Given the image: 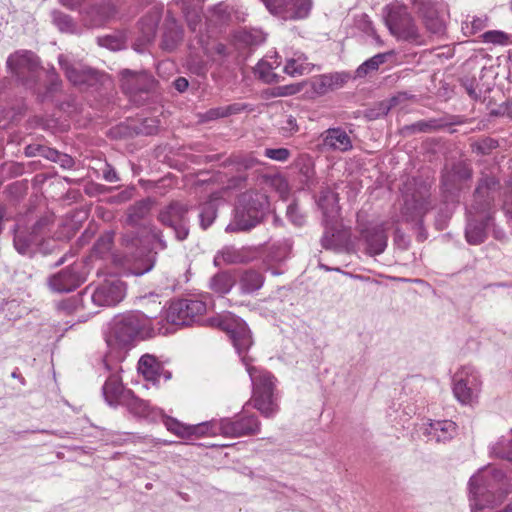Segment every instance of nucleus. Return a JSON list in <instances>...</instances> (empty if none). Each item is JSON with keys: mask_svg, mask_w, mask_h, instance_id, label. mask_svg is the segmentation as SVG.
<instances>
[{"mask_svg": "<svg viewBox=\"0 0 512 512\" xmlns=\"http://www.w3.org/2000/svg\"><path fill=\"white\" fill-rule=\"evenodd\" d=\"M332 226H333V223L326 225V231L321 239L322 246L325 249H331V248H334V246H335V242H334L335 233H334V228Z\"/></svg>", "mask_w": 512, "mask_h": 512, "instance_id": "bf43d9fd", "label": "nucleus"}, {"mask_svg": "<svg viewBox=\"0 0 512 512\" xmlns=\"http://www.w3.org/2000/svg\"><path fill=\"white\" fill-rule=\"evenodd\" d=\"M151 209V201L143 199L130 206L127 212V222L131 225H136L142 220Z\"/></svg>", "mask_w": 512, "mask_h": 512, "instance_id": "e433bc0d", "label": "nucleus"}, {"mask_svg": "<svg viewBox=\"0 0 512 512\" xmlns=\"http://www.w3.org/2000/svg\"><path fill=\"white\" fill-rule=\"evenodd\" d=\"M234 285L233 277L227 272H220L210 280V288L216 293L226 294Z\"/></svg>", "mask_w": 512, "mask_h": 512, "instance_id": "58836bf2", "label": "nucleus"}, {"mask_svg": "<svg viewBox=\"0 0 512 512\" xmlns=\"http://www.w3.org/2000/svg\"><path fill=\"white\" fill-rule=\"evenodd\" d=\"M59 64L68 80L74 85L91 86L99 81V73L96 70L80 62H73L65 55L59 56Z\"/></svg>", "mask_w": 512, "mask_h": 512, "instance_id": "f8f14e48", "label": "nucleus"}, {"mask_svg": "<svg viewBox=\"0 0 512 512\" xmlns=\"http://www.w3.org/2000/svg\"><path fill=\"white\" fill-rule=\"evenodd\" d=\"M246 368L252 382L253 391H274L275 378L270 372L249 364H246Z\"/></svg>", "mask_w": 512, "mask_h": 512, "instance_id": "bb28decb", "label": "nucleus"}, {"mask_svg": "<svg viewBox=\"0 0 512 512\" xmlns=\"http://www.w3.org/2000/svg\"><path fill=\"white\" fill-rule=\"evenodd\" d=\"M47 224L46 219L39 220L33 227V231L29 236H25L22 232L16 231L14 236V246L20 254H27L30 246L36 243V236L40 233L41 229Z\"/></svg>", "mask_w": 512, "mask_h": 512, "instance_id": "c85d7f7f", "label": "nucleus"}, {"mask_svg": "<svg viewBox=\"0 0 512 512\" xmlns=\"http://www.w3.org/2000/svg\"><path fill=\"white\" fill-rule=\"evenodd\" d=\"M503 210L506 217L512 221V187L505 194L504 202H503Z\"/></svg>", "mask_w": 512, "mask_h": 512, "instance_id": "69168bd1", "label": "nucleus"}, {"mask_svg": "<svg viewBox=\"0 0 512 512\" xmlns=\"http://www.w3.org/2000/svg\"><path fill=\"white\" fill-rule=\"evenodd\" d=\"M385 23L397 39L416 45L425 44V37L421 34L407 8L401 5L386 7Z\"/></svg>", "mask_w": 512, "mask_h": 512, "instance_id": "20e7f679", "label": "nucleus"}, {"mask_svg": "<svg viewBox=\"0 0 512 512\" xmlns=\"http://www.w3.org/2000/svg\"><path fill=\"white\" fill-rule=\"evenodd\" d=\"M429 190L426 186L413 193H404V204L402 207V218L404 221H415L423 217V215L431 208L429 201Z\"/></svg>", "mask_w": 512, "mask_h": 512, "instance_id": "9d476101", "label": "nucleus"}, {"mask_svg": "<svg viewBox=\"0 0 512 512\" xmlns=\"http://www.w3.org/2000/svg\"><path fill=\"white\" fill-rule=\"evenodd\" d=\"M219 420H213L210 422H204L197 425H189L188 432L189 438L196 436H217L221 435V431H218Z\"/></svg>", "mask_w": 512, "mask_h": 512, "instance_id": "4c0bfd02", "label": "nucleus"}, {"mask_svg": "<svg viewBox=\"0 0 512 512\" xmlns=\"http://www.w3.org/2000/svg\"><path fill=\"white\" fill-rule=\"evenodd\" d=\"M480 385L477 372L472 367H463L454 376V396L463 404H471L477 397Z\"/></svg>", "mask_w": 512, "mask_h": 512, "instance_id": "1a4fd4ad", "label": "nucleus"}, {"mask_svg": "<svg viewBox=\"0 0 512 512\" xmlns=\"http://www.w3.org/2000/svg\"><path fill=\"white\" fill-rule=\"evenodd\" d=\"M218 431L225 437H241L256 434L260 430V422L254 415L240 416L237 419L224 418L219 420Z\"/></svg>", "mask_w": 512, "mask_h": 512, "instance_id": "9b49d317", "label": "nucleus"}, {"mask_svg": "<svg viewBox=\"0 0 512 512\" xmlns=\"http://www.w3.org/2000/svg\"><path fill=\"white\" fill-rule=\"evenodd\" d=\"M318 206L323 212L325 225L332 224L339 216L338 195L331 189L321 191Z\"/></svg>", "mask_w": 512, "mask_h": 512, "instance_id": "b1692460", "label": "nucleus"}, {"mask_svg": "<svg viewBox=\"0 0 512 512\" xmlns=\"http://www.w3.org/2000/svg\"><path fill=\"white\" fill-rule=\"evenodd\" d=\"M149 235L152 240L158 243V248L164 250L167 248L166 241L163 239L162 232L155 226L150 227Z\"/></svg>", "mask_w": 512, "mask_h": 512, "instance_id": "680f3d73", "label": "nucleus"}, {"mask_svg": "<svg viewBox=\"0 0 512 512\" xmlns=\"http://www.w3.org/2000/svg\"><path fill=\"white\" fill-rule=\"evenodd\" d=\"M440 127L437 120H421L410 126H406L405 129L411 132H429Z\"/></svg>", "mask_w": 512, "mask_h": 512, "instance_id": "864d4df0", "label": "nucleus"}, {"mask_svg": "<svg viewBox=\"0 0 512 512\" xmlns=\"http://www.w3.org/2000/svg\"><path fill=\"white\" fill-rule=\"evenodd\" d=\"M131 391H125L120 377L112 373L103 386V395L109 405L123 404Z\"/></svg>", "mask_w": 512, "mask_h": 512, "instance_id": "5701e85b", "label": "nucleus"}, {"mask_svg": "<svg viewBox=\"0 0 512 512\" xmlns=\"http://www.w3.org/2000/svg\"><path fill=\"white\" fill-rule=\"evenodd\" d=\"M426 431L437 442H445L456 433V424L451 420L433 421Z\"/></svg>", "mask_w": 512, "mask_h": 512, "instance_id": "cd10ccee", "label": "nucleus"}, {"mask_svg": "<svg viewBox=\"0 0 512 512\" xmlns=\"http://www.w3.org/2000/svg\"><path fill=\"white\" fill-rule=\"evenodd\" d=\"M352 76L348 72L322 74L311 80V88L318 95H325L343 87Z\"/></svg>", "mask_w": 512, "mask_h": 512, "instance_id": "aec40b11", "label": "nucleus"}, {"mask_svg": "<svg viewBox=\"0 0 512 512\" xmlns=\"http://www.w3.org/2000/svg\"><path fill=\"white\" fill-rule=\"evenodd\" d=\"M115 5L108 1L93 6L86 14L85 22L89 27H100L114 17Z\"/></svg>", "mask_w": 512, "mask_h": 512, "instance_id": "393cba45", "label": "nucleus"}, {"mask_svg": "<svg viewBox=\"0 0 512 512\" xmlns=\"http://www.w3.org/2000/svg\"><path fill=\"white\" fill-rule=\"evenodd\" d=\"M140 239L135 231H129L122 235L121 243L126 248L125 257L133 256V250L138 249Z\"/></svg>", "mask_w": 512, "mask_h": 512, "instance_id": "a18cd8bd", "label": "nucleus"}, {"mask_svg": "<svg viewBox=\"0 0 512 512\" xmlns=\"http://www.w3.org/2000/svg\"><path fill=\"white\" fill-rule=\"evenodd\" d=\"M264 283V277L255 270H246L239 279V286L243 293L250 294L259 290Z\"/></svg>", "mask_w": 512, "mask_h": 512, "instance_id": "72a5a7b5", "label": "nucleus"}, {"mask_svg": "<svg viewBox=\"0 0 512 512\" xmlns=\"http://www.w3.org/2000/svg\"><path fill=\"white\" fill-rule=\"evenodd\" d=\"M278 65L279 63L276 60L273 63L261 60L255 68V73L266 83L275 82L277 81V75L273 72V69Z\"/></svg>", "mask_w": 512, "mask_h": 512, "instance_id": "a19ab883", "label": "nucleus"}, {"mask_svg": "<svg viewBox=\"0 0 512 512\" xmlns=\"http://www.w3.org/2000/svg\"><path fill=\"white\" fill-rule=\"evenodd\" d=\"M7 66L19 80L26 82L37 71L39 61L33 52L24 50L9 56Z\"/></svg>", "mask_w": 512, "mask_h": 512, "instance_id": "ddd939ff", "label": "nucleus"}, {"mask_svg": "<svg viewBox=\"0 0 512 512\" xmlns=\"http://www.w3.org/2000/svg\"><path fill=\"white\" fill-rule=\"evenodd\" d=\"M230 161L238 171L252 169L260 164V161L251 154L234 155L230 158Z\"/></svg>", "mask_w": 512, "mask_h": 512, "instance_id": "c03bdc74", "label": "nucleus"}, {"mask_svg": "<svg viewBox=\"0 0 512 512\" xmlns=\"http://www.w3.org/2000/svg\"><path fill=\"white\" fill-rule=\"evenodd\" d=\"M389 53H379L363 62L355 71L353 79H361L378 71L380 65L384 64Z\"/></svg>", "mask_w": 512, "mask_h": 512, "instance_id": "f704fd0d", "label": "nucleus"}, {"mask_svg": "<svg viewBox=\"0 0 512 512\" xmlns=\"http://www.w3.org/2000/svg\"><path fill=\"white\" fill-rule=\"evenodd\" d=\"M182 39V30L174 18L167 19L162 39V48L173 50Z\"/></svg>", "mask_w": 512, "mask_h": 512, "instance_id": "473e14b6", "label": "nucleus"}, {"mask_svg": "<svg viewBox=\"0 0 512 512\" xmlns=\"http://www.w3.org/2000/svg\"><path fill=\"white\" fill-rule=\"evenodd\" d=\"M312 8V0H288L284 12V20L306 18Z\"/></svg>", "mask_w": 512, "mask_h": 512, "instance_id": "7c9ffc66", "label": "nucleus"}, {"mask_svg": "<svg viewBox=\"0 0 512 512\" xmlns=\"http://www.w3.org/2000/svg\"><path fill=\"white\" fill-rule=\"evenodd\" d=\"M121 75V87L126 94L132 95L138 92H146L153 85V79L151 76L144 72H136L132 70H122Z\"/></svg>", "mask_w": 512, "mask_h": 512, "instance_id": "6ab92c4d", "label": "nucleus"}, {"mask_svg": "<svg viewBox=\"0 0 512 512\" xmlns=\"http://www.w3.org/2000/svg\"><path fill=\"white\" fill-rule=\"evenodd\" d=\"M397 100L398 99L396 97H393L388 101L380 102L378 104L377 111L375 112V110H371L369 112V116L372 118H377L386 115L390 109L396 105Z\"/></svg>", "mask_w": 512, "mask_h": 512, "instance_id": "4d7b16f0", "label": "nucleus"}, {"mask_svg": "<svg viewBox=\"0 0 512 512\" xmlns=\"http://www.w3.org/2000/svg\"><path fill=\"white\" fill-rule=\"evenodd\" d=\"M155 262H156V252L154 254L147 255L144 259L139 260L135 264V266L132 270V273L136 276H141V275L149 272L150 270H152V268L155 265Z\"/></svg>", "mask_w": 512, "mask_h": 512, "instance_id": "49530a36", "label": "nucleus"}, {"mask_svg": "<svg viewBox=\"0 0 512 512\" xmlns=\"http://www.w3.org/2000/svg\"><path fill=\"white\" fill-rule=\"evenodd\" d=\"M98 43L100 46L106 47L110 50H120L124 46V39L122 36L108 35L105 37H99Z\"/></svg>", "mask_w": 512, "mask_h": 512, "instance_id": "8fccbe9b", "label": "nucleus"}, {"mask_svg": "<svg viewBox=\"0 0 512 512\" xmlns=\"http://www.w3.org/2000/svg\"><path fill=\"white\" fill-rule=\"evenodd\" d=\"M499 181L490 175H483L475 188L471 203L467 206L465 237L469 244L479 245L486 238V227L492 220L495 194Z\"/></svg>", "mask_w": 512, "mask_h": 512, "instance_id": "f257e3e1", "label": "nucleus"}, {"mask_svg": "<svg viewBox=\"0 0 512 512\" xmlns=\"http://www.w3.org/2000/svg\"><path fill=\"white\" fill-rule=\"evenodd\" d=\"M159 418L163 419L167 430H169L170 432L176 434L177 436H179L181 438L189 439V432H188L189 425L182 424L178 420L168 417V416H165L164 414H163V416H159Z\"/></svg>", "mask_w": 512, "mask_h": 512, "instance_id": "79ce46f5", "label": "nucleus"}, {"mask_svg": "<svg viewBox=\"0 0 512 512\" xmlns=\"http://www.w3.org/2000/svg\"><path fill=\"white\" fill-rule=\"evenodd\" d=\"M113 244V234L106 233L101 236L94 245V251L96 254L103 256L109 252Z\"/></svg>", "mask_w": 512, "mask_h": 512, "instance_id": "3c124183", "label": "nucleus"}, {"mask_svg": "<svg viewBox=\"0 0 512 512\" xmlns=\"http://www.w3.org/2000/svg\"><path fill=\"white\" fill-rule=\"evenodd\" d=\"M251 401L254 408L264 417H273L278 412L279 407L274 396V391H253Z\"/></svg>", "mask_w": 512, "mask_h": 512, "instance_id": "a878e982", "label": "nucleus"}, {"mask_svg": "<svg viewBox=\"0 0 512 512\" xmlns=\"http://www.w3.org/2000/svg\"><path fill=\"white\" fill-rule=\"evenodd\" d=\"M322 148L325 150L346 152L352 148L348 134L341 128H330L321 134Z\"/></svg>", "mask_w": 512, "mask_h": 512, "instance_id": "412c9836", "label": "nucleus"}, {"mask_svg": "<svg viewBox=\"0 0 512 512\" xmlns=\"http://www.w3.org/2000/svg\"><path fill=\"white\" fill-rule=\"evenodd\" d=\"M138 370L145 379L154 383L160 381L161 364L154 356L143 355L138 362Z\"/></svg>", "mask_w": 512, "mask_h": 512, "instance_id": "2f4dec72", "label": "nucleus"}, {"mask_svg": "<svg viewBox=\"0 0 512 512\" xmlns=\"http://www.w3.org/2000/svg\"><path fill=\"white\" fill-rule=\"evenodd\" d=\"M246 107L247 106L245 104L234 103V104H231L228 106L211 108L203 114L202 120L203 121H212V120H216L218 118H223V117H227L230 115L238 114V113L242 112L243 110H245Z\"/></svg>", "mask_w": 512, "mask_h": 512, "instance_id": "c9c22d12", "label": "nucleus"}, {"mask_svg": "<svg viewBox=\"0 0 512 512\" xmlns=\"http://www.w3.org/2000/svg\"><path fill=\"white\" fill-rule=\"evenodd\" d=\"M269 209L265 193L257 189L243 192L237 201L233 221L226 227L228 232L248 231L258 225Z\"/></svg>", "mask_w": 512, "mask_h": 512, "instance_id": "7ed1b4c3", "label": "nucleus"}, {"mask_svg": "<svg viewBox=\"0 0 512 512\" xmlns=\"http://www.w3.org/2000/svg\"><path fill=\"white\" fill-rule=\"evenodd\" d=\"M463 86L467 92V94L473 99V100H477L480 95L479 93L476 91V88L474 87V82L473 81H465L463 83Z\"/></svg>", "mask_w": 512, "mask_h": 512, "instance_id": "774afa93", "label": "nucleus"}, {"mask_svg": "<svg viewBox=\"0 0 512 512\" xmlns=\"http://www.w3.org/2000/svg\"><path fill=\"white\" fill-rule=\"evenodd\" d=\"M282 131L288 134L296 133L299 130L296 118L293 116H288L285 120L284 124L281 127Z\"/></svg>", "mask_w": 512, "mask_h": 512, "instance_id": "e2e57ef3", "label": "nucleus"}, {"mask_svg": "<svg viewBox=\"0 0 512 512\" xmlns=\"http://www.w3.org/2000/svg\"><path fill=\"white\" fill-rule=\"evenodd\" d=\"M259 256L257 247L244 246L237 248L235 246H225L217 252L214 257V264L216 266L233 265V264H246Z\"/></svg>", "mask_w": 512, "mask_h": 512, "instance_id": "4468645a", "label": "nucleus"}, {"mask_svg": "<svg viewBox=\"0 0 512 512\" xmlns=\"http://www.w3.org/2000/svg\"><path fill=\"white\" fill-rule=\"evenodd\" d=\"M453 171H454V176H456L460 180L469 179L472 175L471 169L467 165L462 164V163L455 165L453 168Z\"/></svg>", "mask_w": 512, "mask_h": 512, "instance_id": "052dcab7", "label": "nucleus"}, {"mask_svg": "<svg viewBox=\"0 0 512 512\" xmlns=\"http://www.w3.org/2000/svg\"><path fill=\"white\" fill-rule=\"evenodd\" d=\"M291 153L287 148H266L264 156L279 162H285L290 157Z\"/></svg>", "mask_w": 512, "mask_h": 512, "instance_id": "6e6d98bb", "label": "nucleus"}, {"mask_svg": "<svg viewBox=\"0 0 512 512\" xmlns=\"http://www.w3.org/2000/svg\"><path fill=\"white\" fill-rule=\"evenodd\" d=\"M483 41L486 43L505 45L509 42V36L503 31L491 30L483 33Z\"/></svg>", "mask_w": 512, "mask_h": 512, "instance_id": "de8ad7c7", "label": "nucleus"}, {"mask_svg": "<svg viewBox=\"0 0 512 512\" xmlns=\"http://www.w3.org/2000/svg\"><path fill=\"white\" fill-rule=\"evenodd\" d=\"M123 404L128 410L138 417H143L155 421L159 416H163L161 409L153 407L148 401L140 399L130 392Z\"/></svg>", "mask_w": 512, "mask_h": 512, "instance_id": "4be33fe9", "label": "nucleus"}, {"mask_svg": "<svg viewBox=\"0 0 512 512\" xmlns=\"http://www.w3.org/2000/svg\"><path fill=\"white\" fill-rule=\"evenodd\" d=\"M386 223L371 224L361 231V238L367 245V251L371 255L381 254L387 246Z\"/></svg>", "mask_w": 512, "mask_h": 512, "instance_id": "a211bd4d", "label": "nucleus"}, {"mask_svg": "<svg viewBox=\"0 0 512 512\" xmlns=\"http://www.w3.org/2000/svg\"><path fill=\"white\" fill-rule=\"evenodd\" d=\"M267 10L273 14L284 19V12L286 9V3L288 0H260Z\"/></svg>", "mask_w": 512, "mask_h": 512, "instance_id": "603ef678", "label": "nucleus"}, {"mask_svg": "<svg viewBox=\"0 0 512 512\" xmlns=\"http://www.w3.org/2000/svg\"><path fill=\"white\" fill-rule=\"evenodd\" d=\"M159 20H160L159 14H155L153 17L149 18V23H147V25H145L146 19L142 20V25H143L142 31H143V36H144V39L146 42L152 41L153 38L155 37V32H156V28L158 26Z\"/></svg>", "mask_w": 512, "mask_h": 512, "instance_id": "09e8293b", "label": "nucleus"}, {"mask_svg": "<svg viewBox=\"0 0 512 512\" xmlns=\"http://www.w3.org/2000/svg\"><path fill=\"white\" fill-rule=\"evenodd\" d=\"M303 89L302 84H290L278 86L272 89L271 95L274 97L290 96L299 93Z\"/></svg>", "mask_w": 512, "mask_h": 512, "instance_id": "5fc2aeb1", "label": "nucleus"}, {"mask_svg": "<svg viewBox=\"0 0 512 512\" xmlns=\"http://www.w3.org/2000/svg\"><path fill=\"white\" fill-rule=\"evenodd\" d=\"M313 68L314 65L307 61V57L299 54L287 59L283 71L289 76L297 77L309 74Z\"/></svg>", "mask_w": 512, "mask_h": 512, "instance_id": "c756f323", "label": "nucleus"}, {"mask_svg": "<svg viewBox=\"0 0 512 512\" xmlns=\"http://www.w3.org/2000/svg\"><path fill=\"white\" fill-rule=\"evenodd\" d=\"M188 206L174 201L163 207L158 215V220L165 226L172 228L178 240H185L188 236Z\"/></svg>", "mask_w": 512, "mask_h": 512, "instance_id": "6e6552de", "label": "nucleus"}, {"mask_svg": "<svg viewBox=\"0 0 512 512\" xmlns=\"http://www.w3.org/2000/svg\"><path fill=\"white\" fill-rule=\"evenodd\" d=\"M53 22L58 27V29L62 32L67 33H75L77 32L76 24L73 19L64 13L54 12L53 13Z\"/></svg>", "mask_w": 512, "mask_h": 512, "instance_id": "37998d69", "label": "nucleus"}, {"mask_svg": "<svg viewBox=\"0 0 512 512\" xmlns=\"http://www.w3.org/2000/svg\"><path fill=\"white\" fill-rule=\"evenodd\" d=\"M218 198H210L201 206L199 214L200 223L203 229L208 228L216 218Z\"/></svg>", "mask_w": 512, "mask_h": 512, "instance_id": "ea45409f", "label": "nucleus"}, {"mask_svg": "<svg viewBox=\"0 0 512 512\" xmlns=\"http://www.w3.org/2000/svg\"><path fill=\"white\" fill-rule=\"evenodd\" d=\"M213 324L226 331L238 354L246 352L252 345V336L246 323L227 314L213 319Z\"/></svg>", "mask_w": 512, "mask_h": 512, "instance_id": "423d86ee", "label": "nucleus"}, {"mask_svg": "<svg viewBox=\"0 0 512 512\" xmlns=\"http://www.w3.org/2000/svg\"><path fill=\"white\" fill-rule=\"evenodd\" d=\"M147 303H152L154 309L146 312H128L113 318L110 327L109 342H114L119 347H129L141 334L150 335L154 329L150 327L151 320L161 312L163 306L154 297L145 298Z\"/></svg>", "mask_w": 512, "mask_h": 512, "instance_id": "f03ea898", "label": "nucleus"}, {"mask_svg": "<svg viewBox=\"0 0 512 512\" xmlns=\"http://www.w3.org/2000/svg\"><path fill=\"white\" fill-rule=\"evenodd\" d=\"M470 507L472 512H478L494 503V496L484 481V475H474L469 481Z\"/></svg>", "mask_w": 512, "mask_h": 512, "instance_id": "dca6fc26", "label": "nucleus"}, {"mask_svg": "<svg viewBox=\"0 0 512 512\" xmlns=\"http://www.w3.org/2000/svg\"><path fill=\"white\" fill-rule=\"evenodd\" d=\"M417 12L421 15L426 29L432 34H442L445 30L443 19L439 15L438 3L433 0H413Z\"/></svg>", "mask_w": 512, "mask_h": 512, "instance_id": "2eb2a0df", "label": "nucleus"}, {"mask_svg": "<svg viewBox=\"0 0 512 512\" xmlns=\"http://www.w3.org/2000/svg\"><path fill=\"white\" fill-rule=\"evenodd\" d=\"M206 304L198 299L173 301L166 311L167 322L174 325H189L195 317L206 312Z\"/></svg>", "mask_w": 512, "mask_h": 512, "instance_id": "0eeeda50", "label": "nucleus"}, {"mask_svg": "<svg viewBox=\"0 0 512 512\" xmlns=\"http://www.w3.org/2000/svg\"><path fill=\"white\" fill-rule=\"evenodd\" d=\"M125 295L126 284L111 276L96 286H88L82 293V301L90 300L95 307H111L120 303Z\"/></svg>", "mask_w": 512, "mask_h": 512, "instance_id": "39448f33", "label": "nucleus"}, {"mask_svg": "<svg viewBox=\"0 0 512 512\" xmlns=\"http://www.w3.org/2000/svg\"><path fill=\"white\" fill-rule=\"evenodd\" d=\"M287 216L296 226H302L305 222L304 216L300 213L296 204H290L287 208Z\"/></svg>", "mask_w": 512, "mask_h": 512, "instance_id": "13d9d810", "label": "nucleus"}, {"mask_svg": "<svg viewBox=\"0 0 512 512\" xmlns=\"http://www.w3.org/2000/svg\"><path fill=\"white\" fill-rule=\"evenodd\" d=\"M271 185L275 186L282 196L288 192V184L281 176L271 178Z\"/></svg>", "mask_w": 512, "mask_h": 512, "instance_id": "0e129e2a", "label": "nucleus"}, {"mask_svg": "<svg viewBox=\"0 0 512 512\" xmlns=\"http://www.w3.org/2000/svg\"><path fill=\"white\" fill-rule=\"evenodd\" d=\"M54 154H55V158H53V161L60 163V165L63 168H70L73 166V159L69 155L62 154V153H54Z\"/></svg>", "mask_w": 512, "mask_h": 512, "instance_id": "338daca9", "label": "nucleus"}, {"mask_svg": "<svg viewBox=\"0 0 512 512\" xmlns=\"http://www.w3.org/2000/svg\"><path fill=\"white\" fill-rule=\"evenodd\" d=\"M84 281L85 278L77 271V267L69 266L51 276L48 284L52 291L66 293L76 289Z\"/></svg>", "mask_w": 512, "mask_h": 512, "instance_id": "f3484780", "label": "nucleus"}]
</instances>
